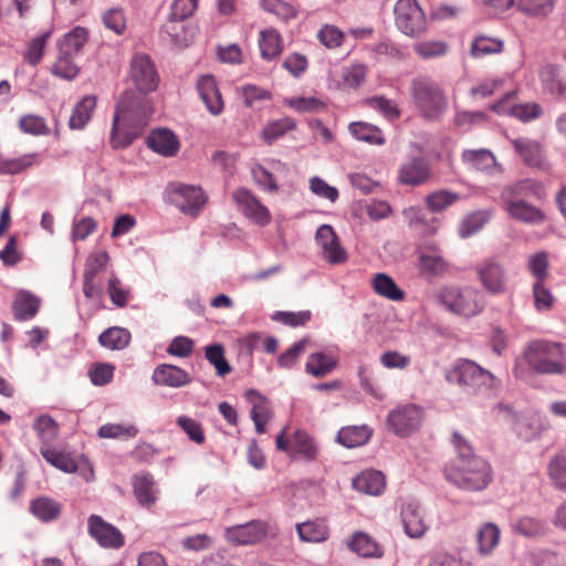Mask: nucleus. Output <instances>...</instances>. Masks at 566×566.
Wrapping results in <instances>:
<instances>
[{
  "mask_svg": "<svg viewBox=\"0 0 566 566\" xmlns=\"http://www.w3.org/2000/svg\"><path fill=\"white\" fill-rule=\"evenodd\" d=\"M548 474L556 489L566 491V452H560L552 459Z\"/></svg>",
  "mask_w": 566,
  "mask_h": 566,
  "instance_id": "obj_51",
  "label": "nucleus"
},
{
  "mask_svg": "<svg viewBox=\"0 0 566 566\" xmlns=\"http://www.w3.org/2000/svg\"><path fill=\"white\" fill-rule=\"evenodd\" d=\"M512 145L526 165L539 166L542 164L543 149L538 142L520 137L513 139Z\"/></svg>",
  "mask_w": 566,
  "mask_h": 566,
  "instance_id": "obj_29",
  "label": "nucleus"
},
{
  "mask_svg": "<svg viewBox=\"0 0 566 566\" xmlns=\"http://www.w3.org/2000/svg\"><path fill=\"white\" fill-rule=\"evenodd\" d=\"M315 239L323 250L324 259L329 263L339 264L346 261V251L339 244V240L331 226H321L316 231Z\"/></svg>",
  "mask_w": 566,
  "mask_h": 566,
  "instance_id": "obj_17",
  "label": "nucleus"
},
{
  "mask_svg": "<svg viewBox=\"0 0 566 566\" xmlns=\"http://www.w3.org/2000/svg\"><path fill=\"white\" fill-rule=\"evenodd\" d=\"M259 48L264 60H273L282 52V38L274 29L263 30L260 33Z\"/></svg>",
  "mask_w": 566,
  "mask_h": 566,
  "instance_id": "obj_39",
  "label": "nucleus"
},
{
  "mask_svg": "<svg viewBox=\"0 0 566 566\" xmlns=\"http://www.w3.org/2000/svg\"><path fill=\"white\" fill-rule=\"evenodd\" d=\"M449 45L443 41H422L413 44V51L422 59L442 56L448 52Z\"/></svg>",
  "mask_w": 566,
  "mask_h": 566,
  "instance_id": "obj_54",
  "label": "nucleus"
},
{
  "mask_svg": "<svg viewBox=\"0 0 566 566\" xmlns=\"http://www.w3.org/2000/svg\"><path fill=\"white\" fill-rule=\"evenodd\" d=\"M542 193V182L527 178L504 187L500 198L504 210L512 219L531 226H539L546 222V213L530 203L527 199L531 197L539 199Z\"/></svg>",
  "mask_w": 566,
  "mask_h": 566,
  "instance_id": "obj_3",
  "label": "nucleus"
},
{
  "mask_svg": "<svg viewBox=\"0 0 566 566\" xmlns=\"http://www.w3.org/2000/svg\"><path fill=\"white\" fill-rule=\"evenodd\" d=\"M129 75L138 92L126 91L117 102L109 138L112 147L116 149L128 147L142 135L153 113L146 95L155 91L159 83L155 65L146 54L133 56Z\"/></svg>",
  "mask_w": 566,
  "mask_h": 566,
  "instance_id": "obj_1",
  "label": "nucleus"
},
{
  "mask_svg": "<svg viewBox=\"0 0 566 566\" xmlns=\"http://www.w3.org/2000/svg\"><path fill=\"white\" fill-rule=\"evenodd\" d=\"M534 305L537 311L546 312L553 308L555 297L549 289L545 286V282H534L533 284Z\"/></svg>",
  "mask_w": 566,
  "mask_h": 566,
  "instance_id": "obj_59",
  "label": "nucleus"
},
{
  "mask_svg": "<svg viewBox=\"0 0 566 566\" xmlns=\"http://www.w3.org/2000/svg\"><path fill=\"white\" fill-rule=\"evenodd\" d=\"M475 273L486 293L501 295L507 292V271L501 262L489 259L475 266Z\"/></svg>",
  "mask_w": 566,
  "mask_h": 566,
  "instance_id": "obj_12",
  "label": "nucleus"
},
{
  "mask_svg": "<svg viewBox=\"0 0 566 566\" xmlns=\"http://www.w3.org/2000/svg\"><path fill=\"white\" fill-rule=\"evenodd\" d=\"M134 494L144 507H151L157 501L158 490L150 474L136 475L133 480Z\"/></svg>",
  "mask_w": 566,
  "mask_h": 566,
  "instance_id": "obj_26",
  "label": "nucleus"
},
{
  "mask_svg": "<svg viewBox=\"0 0 566 566\" xmlns=\"http://www.w3.org/2000/svg\"><path fill=\"white\" fill-rule=\"evenodd\" d=\"M275 534L276 527L273 523L259 520L250 521V545L273 537Z\"/></svg>",
  "mask_w": 566,
  "mask_h": 566,
  "instance_id": "obj_61",
  "label": "nucleus"
},
{
  "mask_svg": "<svg viewBox=\"0 0 566 566\" xmlns=\"http://www.w3.org/2000/svg\"><path fill=\"white\" fill-rule=\"evenodd\" d=\"M370 437L371 430L367 426H352L338 431L337 441L346 448H356L365 444Z\"/></svg>",
  "mask_w": 566,
  "mask_h": 566,
  "instance_id": "obj_37",
  "label": "nucleus"
},
{
  "mask_svg": "<svg viewBox=\"0 0 566 566\" xmlns=\"http://www.w3.org/2000/svg\"><path fill=\"white\" fill-rule=\"evenodd\" d=\"M39 308V297L27 291L19 292L12 305L13 316L20 322L33 318L38 314Z\"/></svg>",
  "mask_w": 566,
  "mask_h": 566,
  "instance_id": "obj_24",
  "label": "nucleus"
},
{
  "mask_svg": "<svg viewBox=\"0 0 566 566\" xmlns=\"http://www.w3.org/2000/svg\"><path fill=\"white\" fill-rule=\"evenodd\" d=\"M130 332L124 327L113 326L104 331L99 337V344L112 350L124 349L130 342Z\"/></svg>",
  "mask_w": 566,
  "mask_h": 566,
  "instance_id": "obj_38",
  "label": "nucleus"
},
{
  "mask_svg": "<svg viewBox=\"0 0 566 566\" xmlns=\"http://www.w3.org/2000/svg\"><path fill=\"white\" fill-rule=\"evenodd\" d=\"M96 222L91 217L75 218L72 223L71 240L83 241L96 230Z\"/></svg>",
  "mask_w": 566,
  "mask_h": 566,
  "instance_id": "obj_62",
  "label": "nucleus"
},
{
  "mask_svg": "<svg viewBox=\"0 0 566 566\" xmlns=\"http://www.w3.org/2000/svg\"><path fill=\"white\" fill-rule=\"evenodd\" d=\"M347 546L350 551L363 557L382 556V548L380 545L364 532H356L348 541Z\"/></svg>",
  "mask_w": 566,
  "mask_h": 566,
  "instance_id": "obj_30",
  "label": "nucleus"
},
{
  "mask_svg": "<svg viewBox=\"0 0 566 566\" xmlns=\"http://www.w3.org/2000/svg\"><path fill=\"white\" fill-rule=\"evenodd\" d=\"M284 105L298 113H314L325 108V103L316 97H290L284 99Z\"/></svg>",
  "mask_w": 566,
  "mask_h": 566,
  "instance_id": "obj_57",
  "label": "nucleus"
},
{
  "mask_svg": "<svg viewBox=\"0 0 566 566\" xmlns=\"http://www.w3.org/2000/svg\"><path fill=\"white\" fill-rule=\"evenodd\" d=\"M395 24L405 35L419 38L428 30V20L417 0H398L394 7Z\"/></svg>",
  "mask_w": 566,
  "mask_h": 566,
  "instance_id": "obj_8",
  "label": "nucleus"
},
{
  "mask_svg": "<svg viewBox=\"0 0 566 566\" xmlns=\"http://www.w3.org/2000/svg\"><path fill=\"white\" fill-rule=\"evenodd\" d=\"M437 298L449 312L467 317L481 313L484 307L479 291L471 287L444 286Z\"/></svg>",
  "mask_w": 566,
  "mask_h": 566,
  "instance_id": "obj_7",
  "label": "nucleus"
},
{
  "mask_svg": "<svg viewBox=\"0 0 566 566\" xmlns=\"http://www.w3.org/2000/svg\"><path fill=\"white\" fill-rule=\"evenodd\" d=\"M385 485V475L376 470L364 471L353 480L355 490L369 495L381 494Z\"/></svg>",
  "mask_w": 566,
  "mask_h": 566,
  "instance_id": "obj_25",
  "label": "nucleus"
},
{
  "mask_svg": "<svg viewBox=\"0 0 566 566\" xmlns=\"http://www.w3.org/2000/svg\"><path fill=\"white\" fill-rule=\"evenodd\" d=\"M196 87L207 111L213 116L220 115L223 112L224 103L214 76L211 74L199 76Z\"/></svg>",
  "mask_w": 566,
  "mask_h": 566,
  "instance_id": "obj_15",
  "label": "nucleus"
},
{
  "mask_svg": "<svg viewBox=\"0 0 566 566\" xmlns=\"http://www.w3.org/2000/svg\"><path fill=\"white\" fill-rule=\"evenodd\" d=\"M163 36L167 38L170 43L177 48H185L189 44L193 32L191 29L181 24V21H169L161 28Z\"/></svg>",
  "mask_w": 566,
  "mask_h": 566,
  "instance_id": "obj_36",
  "label": "nucleus"
},
{
  "mask_svg": "<svg viewBox=\"0 0 566 566\" xmlns=\"http://www.w3.org/2000/svg\"><path fill=\"white\" fill-rule=\"evenodd\" d=\"M556 0H516L517 11L527 18L545 19L555 10Z\"/></svg>",
  "mask_w": 566,
  "mask_h": 566,
  "instance_id": "obj_33",
  "label": "nucleus"
},
{
  "mask_svg": "<svg viewBox=\"0 0 566 566\" xmlns=\"http://www.w3.org/2000/svg\"><path fill=\"white\" fill-rule=\"evenodd\" d=\"M96 108V97L86 95L73 108L70 116L69 125L71 129H83L91 120Z\"/></svg>",
  "mask_w": 566,
  "mask_h": 566,
  "instance_id": "obj_28",
  "label": "nucleus"
},
{
  "mask_svg": "<svg viewBox=\"0 0 566 566\" xmlns=\"http://www.w3.org/2000/svg\"><path fill=\"white\" fill-rule=\"evenodd\" d=\"M374 291L390 301L400 302L405 300V292L398 287L396 282L385 273H377L371 279Z\"/></svg>",
  "mask_w": 566,
  "mask_h": 566,
  "instance_id": "obj_35",
  "label": "nucleus"
},
{
  "mask_svg": "<svg viewBox=\"0 0 566 566\" xmlns=\"http://www.w3.org/2000/svg\"><path fill=\"white\" fill-rule=\"evenodd\" d=\"M494 109L497 113H509L511 116L525 123L536 119L542 115L541 105L534 102L515 104L510 107H507L506 102H500L499 104L494 105Z\"/></svg>",
  "mask_w": 566,
  "mask_h": 566,
  "instance_id": "obj_32",
  "label": "nucleus"
},
{
  "mask_svg": "<svg viewBox=\"0 0 566 566\" xmlns=\"http://www.w3.org/2000/svg\"><path fill=\"white\" fill-rule=\"evenodd\" d=\"M536 374L564 375L566 373V346L547 339L530 342L522 358Z\"/></svg>",
  "mask_w": 566,
  "mask_h": 566,
  "instance_id": "obj_4",
  "label": "nucleus"
},
{
  "mask_svg": "<svg viewBox=\"0 0 566 566\" xmlns=\"http://www.w3.org/2000/svg\"><path fill=\"white\" fill-rule=\"evenodd\" d=\"M461 160L469 170L485 171L495 166L493 153L486 148L465 149L461 154Z\"/></svg>",
  "mask_w": 566,
  "mask_h": 566,
  "instance_id": "obj_27",
  "label": "nucleus"
},
{
  "mask_svg": "<svg viewBox=\"0 0 566 566\" xmlns=\"http://www.w3.org/2000/svg\"><path fill=\"white\" fill-rule=\"evenodd\" d=\"M167 198L182 213L191 217L197 216L207 202V197L201 188L188 185H169Z\"/></svg>",
  "mask_w": 566,
  "mask_h": 566,
  "instance_id": "obj_11",
  "label": "nucleus"
},
{
  "mask_svg": "<svg viewBox=\"0 0 566 566\" xmlns=\"http://www.w3.org/2000/svg\"><path fill=\"white\" fill-rule=\"evenodd\" d=\"M500 528L493 523H485L478 532V551L482 556H489L500 542Z\"/></svg>",
  "mask_w": 566,
  "mask_h": 566,
  "instance_id": "obj_40",
  "label": "nucleus"
},
{
  "mask_svg": "<svg viewBox=\"0 0 566 566\" xmlns=\"http://www.w3.org/2000/svg\"><path fill=\"white\" fill-rule=\"evenodd\" d=\"M138 433L134 424L126 423H105L98 429V437L103 439H130Z\"/></svg>",
  "mask_w": 566,
  "mask_h": 566,
  "instance_id": "obj_49",
  "label": "nucleus"
},
{
  "mask_svg": "<svg viewBox=\"0 0 566 566\" xmlns=\"http://www.w3.org/2000/svg\"><path fill=\"white\" fill-rule=\"evenodd\" d=\"M451 442L457 455L444 468L447 480L469 492L486 489L493 481V470L489 461L478 455L470 442L458 431L452 433Z\"/></svg>",
  "mask_w": 566,
  "mask_h": 566,
  "instance_id": "obj_2",
  "label": "nucleus"
},
{
  "mask_svg": "<svg viewBox=\"0 0 566 566\" xmlns=\"http://www.w3.org/2000/svg\"><path fill=\"white\" fill-rule=\"evenodd\" d=\"M33 430L44 447H49L57 436L59 426L52 417L42 415L34 420Z\"/></svg>",
  "mask_w": 566,
  "mask_h": 566,
  "instance_id": "obj_48",
  "label": "nucleus"
},
{
  "mask_svg": "<svg viewBox=\"0 0 566 566\" xmlns=\"http://www.w3.org/2000/svg\"><path fill=\"white\" fill-rule=\"evenodd\" d=\"M504 49V42L497 38L485 34H478L473 38L470 45V55L474 59H481L491 54H499Z\"/></svg>",
  "mask_w": 566,
  "mask_h": 566,
  "instance_id": "obj_34",
  "label": "nucleus"
},
{
  "mask_svg": "<svg viewBox=\"0 0 566 566\" xmlns=\"http://www.w3.org/2000/svg\"><path fill=\"white\" fill-rule=\"evenodd\" d=\"M296 123L291 117H283L269 123L261 130V138L268 145L273 144L275 140L284 136L287 132L293 130Z\"/></svg>",
  "mask_w": 566,
  "mask_h": 566,
  "instance_id": "obj_45",
  "label": "nucleus"
},
{
  "mask_svg": "<svg viewBox=\"0 0 566 566\" xmlns=\"http://www.w3.org/2000/svg\"><path fill=\"white\" fill-rule=\"evenodd\" d=\"M549 261L548 253L538 251L530 256L527 270L535 277V282H545L548 276Z\"/></svg>",
  "mask_w": 566,
  "mask_h": 566,
  "instance_id": "obj_52",
  "label": "nucleus"
},
{
  "mask_svg": "<svg viewBox=\"0 0 566 566\" xmlns=\"http://www.w3.org/2000/svg\"><path fill=\"white\" fill-rule=\"evenodd\" d=\"M460 200V195L449 189H441L426 197L427 208L432 212H441Z\"/></svg>",
  "mask_w": 566,
  "mask_h": 566,
  "instance_id": "obj_46",
  "label": "nucleus"
},
{
  "mask_svg": "<svg viewBox=\"0 0 566 566\" xmlns=\"http://www.w3.org/2000/svg\"><path fill=\"white\" fill-rule=\"evenodd\" d=\"M109 255L106 251H96L88 254L83 273V293L86 298L102 300L104 295L101 273L106 269Z\"/></svg>",
  "mask_w": 566,
  "mask_h": 566,
  "instance_id": "obj_9",
  "label": "nucleus"
},
{
  "mask_svg": "<svg viewBox=\"0 0 566 566\" xmlns=\"http://www.w3.org/2000/svg\"><path fill=\"white\" fill-rule=\"evenodd\" d=\"M88 32L85 28L75 27L72 31L66 33L59 43V49L62 54L75 55L83 45L86 43Z\"/></svg>",
  "mask_w": 566,
  "mask_h": 566,
  "instance_id": "obj_44",
  "label": "nucleus"
},
{
  "mask_svg": "<svg viewBox=\"0 0 566 566\" xmlns=\"http://www.w3.org/2000/svg\"><path fill=\"white\" fill-rule=\"evenodd\" d=\"M431 178V167L423 157H412L399 168L398 179L402 185L420 186Z\"/></svg>",
  "mask_w": 566,
  "mask_h": 566,
  "instance_id": "obj_18",
  "label": "nucleus"
},
{
  "mask_svg": "<svg viewBox=\"0 0 566 566\" xmlns=\"http://www.w3.org/2000/svg\"><path fill=\"white\" fill-rule=\"evenodd\" d=\"M539 78L544 87L555 95H563L566 84L560 76V67L555 64H546L539 71Z\"/></svg>",
  "mask_w": 566,
  "mask_h": 566,
  "instance_id": "obj_42",
  "label": "nucleus"
},
{
  "mask_svg": "<svg viewBox=\"0 0 566 566\" xmlns=\"http://www.w3.org/2000/svg\"><path fill=\"white\" fill-rule=\"evenodd\" d=\"M88 534L104 548L118 549L124 545V536L114 525L99 515H91L87 521Z\"/></svg>",
  "mask_w": 566,
  "mask_h": 566,
  "instance_id": "obj_14",
  "label": "nucleus"
},
{
  "mask_svg": "<svg viewBox=\"0 0 566 566\" xmlns=\"http://www.w3.org/2000/svg\"><path fill=\"white\" fill-rule=\"evenodd\" d=\"M317 39L327 49L339 48L345 39L344 33L332 24H325L317 33Z\"/></svg>",
  "mask_w": 566,
  "mask_h": 566,
  "instance_id": "obj_58",
  "label": "nucleus"
},
{
  "mask_svg": "<svg viewBox=\"0 0 566 566\" xmlns=\"http://www.w3.org/2000/svg\"><path fill=\"white\" fill-rule=\"evenodd\" d=\"M348 129L358 140L374 145H382L385 143L382 132L371 124L364 122L352 123L349 124Z\"/></svg>",
  "mask_w": 566,
  "mask_h": 566,
  "instance_id": "obj_47",
  "label": "nucleus"
},
{
  "mask_svg": "<svg viewBox=\"0 0 566 566\" xmlns=\"http://www.w3.org/2000/svg\"><path fill=\"white\" fill-rule=\"evenodd\" d=\"M261 8L283 21L295 19L297 10L291 3L284 0H261Z\"/></svg>",
  "mask_w": 566,
  "mask_h": 566,
  "instance_id": "obj_50",
  "label": "nucleus"
},
{
  "mask_svg": "<svg viewBox=\"0 0 566 566\" xmlns=\"http://www.w3.org/2000/svg\"><path fill=\"white\" fill-rule=\"evenodd\" d=\"M409 95L419 115L428 120H439L448 109L444 88L429 76L411 80Z\"/></svg>",
  "mask_w": 566,
  "mask_h": 566,
  "instance_id": "obj_5",
  "label": "nucleus"
},
{
  "mask_svg": "<svg viewBox=\"0 0 566 566\" xmlns=\"http://www.w3.org/2000/svg\"><path fill=\"white\" fill-rule=\"evenodd\" d=\"M296 530L301 541L307 543H321L329 536L326 521L321 518L297 524Z\"/></svg>",
  "mask_w": 566,
  "mask_h": 566,
  "instance_id": "obj_31",
  "label": "nucleus"
},
{
  "mask_svg": "<svg viewBox=\"0 0 566 566\" xmlns=\"http://www.w3.org/2000/svg\"><path fill=\"white\" fill-rule=\"evenodd\" d=\"M401 523L406 535L411 538L422 537L429 528L423 509L416 502H407L400 510Z\"/></svg>",
  "mask_w": 566,
  "mask_h": 566,
  "instance_id": "obj_16",
  "label": "nucleus"
},
{
  "mask_svg": "<svg viewBox=\"0 0 566 566\" xmlns=\"http://www.w3.org/2000/svg\"><path fill=\"white\" fill-rule=\"evenodd\" d=\"M40 453L51 465L63 472L73 473L77 470L75 460L69 453L51 447H42Z\"/></svg>",
  "mask_w": 566,
  "mask_h": 566,
  "instance_id": "obj_43",
  "label": "nucleus"
},
{
  "mask_svg": "<svg viewBox=\"0 0 566 566\" xmlns=\"http://www.w3.org/2000/svg\"><path fill=\"white\" fill-rule=\"evenodd\" d=\"M41 164L39 153L23 154L19 157H8L0 154V175H18Z\"/></svg>",
  "mask_w": 566,
  "mask_h": 566,
  "instance_id": "obj_21",
  "label": "nucleus"
},
{
  "mask_svg": "<svg viewBox=\"0 0 566 566\" xmlns=\"http://www.w3.org/2000/svg\"><path fill=\"white\" fill-rule=\"evenodd\" d=\"M30 512L39 521L50 523L60 517L62 505L49 496H39L31 501Z\"/></svg>",
  "mask_w": 566,
  "mask_h": 566,
  "instance_id": "obj_23",
  "label": "nucleus"
},
{
  "mask_svg": "<svg viewBox=\"0 0 566 566\" xmlns=\"http://www.w3.org/2000/svg\"><path fill=\"white\" fill-rule=\"evenodd\" d=\"M147 146L165 157H172L179 150V140L169 129L160 128L153 130L147 137Z\"/></svg>",
  "mask_w": 566,
  "mask_h": 566,
  "instance_id": "obj_20",
  "label": "nucleus"
},
{
  "mask_svg": "<svg viewBox=\"0 0 566 566\" xmlns=\"http://www.w3.org/2000/svg\"><path fill=\"white\" fill-rule=\"evenodd\" d=\"M102 21L105 28L113 31L115 34H123L126 30V15L122 8H111L102 15Z\"/></svg>",
  "mask_w": 566,
  "mask_h": 566,
  "instance_id": "obj_55",
  "label": "nucleus"
},
{
  "mask_svg": "<svg viewBox=\"0 0 566 566\" xmlns=\"http://www.w3.org/2000/svg\"><path fill=\"white\" fill-rule=\"evenodd\" d=\"M198 7V0H175L170 6L169 19L185 21L190 18Z\"/></svg>",
  "mask_w": 566,
  "mask_h": 566,
  "instance_id": "obj_64",
  "label": "nucleus"
},
{
  "mask_svg": "<svg viewBox=\"0 0 566 566\" xmlns=\"http://www.w3.org/2000/svg\"><path fill=\"white\" fill-rule=\"evenodd\" d=\"M107 292L112 303L117 307H125L130 298V291L122 286L119 277L114 273L108 279Z\"/></svg>",
  "mask_w": 566,
  "mask_h": 566,
  "instance_id": "obj_56",
  "label": "nucleus"
},
{
  "mask_svg": "<svg viewBox=\"0 0 566 566\" xmlns=\"http://www.w3.org/2000/svg\"><path fill=\"white\" fill-rule=\"evenodd\" d=\"M423 420V410L415 403H405L392 409L386 420L388 430L396 436L407 437L417 431Z\"/></svg>",
  "mask_w": 566,
  "mask_h": 566,
  "instance_id": "obj_10",
  "label": "nucleus"
},
{
  "mask_svg": "<svg viewBox=\"0 0 566 566\" xmlns=\"http://www.w3.org/2000/svg\"><path fill=\"white\" fill-rule=\"evenodd\" d=\"M286 429L276 437V448L290 455H300L306 461H312L317 455V447L313 439L303 430H296L291 439L285 438Z\"/></svg>",
  "mask_w": 566,
  "mask_h": 566,
  "instance_id": "obj_13",
  "label": "nucleus"
},
{
  "mask_svg": "<svg viewBox=\"0 0 566 566\" xmlns=\"http://www.w3.org/2000/svg\"><path fill=\"white\" fill-rule=\"evenodd\" d=\"M73 55L62 54L60 55L53 65V73L65 80H73L78 74L77 65L72 61Z\"/></svg>",
  "mask_w": 566,
  "mask_h": 566,
  "instance_id": "obj_63",
  "label": "nucleus"
},
{
  "mask_svg": "<svg viewBox=\"0 0 566 566\" xmlns=\"http://www.w3.org/2000/svg\"><path fill=\"white\" fill-rule=\"evenodd\" d=\"M206 358L214 366L218 376L223 377L231 371V367L224 358V349L222 345H208L206 347Z\"/></svg>",
  "mask_w": 566,
  "mask_h": 566,
  "instance_id": "obj_53",
  "label": "nucleus"
},
{
  "mask_svg": "<svg viewBox=\"0 0 566 566\" xmlns=\"http://www.w3.org/2000/svg\"><path fill=\"white\" fill-rule=\"evenodd\" d=\"M446 379L473 394L491 391L499 386V380L490 371L469 359L457 360L447 371Z\"/></svg>",
  "mask_w": 566,
  "mask_h": 566,
  "instance_id": "obj_6",
  "label": "nucleus"
},
{
  "mask_svg": "<svg viewBox=\"0 0 566 566\" xmlns=\"http://www.w3.org/2000/svg\"><path fill=\"white\" fill-rule=\"evenodd\" d=\"M151 380L158 386L180 388L189 385L192 378L187 370L179 366L161 364L154 369Z\"/></svg>",
  "mask_w": 566,
  "mask_h": 566,
  "instance_id": "obj_19",
  "label": "nucleus"
},
{
  "mask_svg": "<svg viewBox=\"0 0 566 566\" xmlns=\"http://www.w3.org/2000/svg\"><path fill=\"white\" fill-rule=\"evenodd\" d=\"M250 403L252 405L250 416L254 422L255 430L258 433H264L266 431V424L273 417L270 403L265 398L253 390H250Z\"/></svg>",
  "mask_w": 566,
  "mask_h": 566,
  "instance_id": "obj_22",
  "label": "nucleus"
},
{
  "mask_svg": "<svg viewBox=\"0 0 566 566\" xmlns=\"http://www.w3.org/2000/svg\"><path fill=\"white\" fill-rule=\"evenodd\" d=\"M50 35L51 32L46 31L31 40L24 54V59L29 64L36 65L41 61L44 46Z\"/></svg>",
  "mask_w": 566,
  "mask_h": 566,
  "instance_id": "obj_60",
  "label": "nucleus"
},
{
  "mask_svg": "<svg viewBox=\"0 0 566 566\" xmlns=\"http://www.w3.org/2000/svg\"><path fill=\"white\" fill-rule=\"evenodd\" d=\"M337 366V360L322 352L313 353L308 356L305 369L314 377H324L332 373Z\"/></svg>",
  "mask_w": 566,
  "mask_h": 566,
  "instance_id": "obj_41",
  "label": "nucleus"
}]
</instances>
